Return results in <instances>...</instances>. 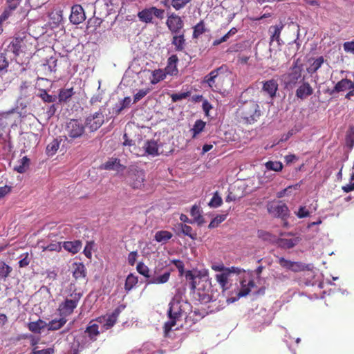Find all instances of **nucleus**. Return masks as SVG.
Returning a JSON list of instances; mask_svg holds the SVG:
<instances>
[{
  "label": "nucleus",
  "mask_w": 354,
  "mask_h": 354,
  "mask_svg": "<svg viewBox=\"0 0 354 354\" xmlns=\"http://www.w3.org/2000/svg\"><path fill=\"white\" fill-rule=\"evenodd\" d=\"M273 278L277 282H285L290 279V276L286 272H275Z\"/></svg>",
  "instance_id": "6e6d98bb"
},
{
  "label": "nucleus",
  "mask_w": 354,
  "mask_h": 354,
  "mask_svg": "<svg viewBox=\"0 0 354 354\" xmlns=\"http://www.w3.org/2000/svg\"><path fill=\"white\" fill-rule=\"evenodd\" d=\"M172 234L167 230H160L156 232L154 239L159 243H166L172 237Z\"/></svg>",
  "instance_id": "cd10ccee"
},
{
  "label": "nucleus",
  "mask_w": 354,
  "mask_h": 354,
  "mask_svg": "<svg viewBox=\"0 0 354 354\" xmlns=\"http://www.w3.org/2000/svg\"><path fill=\"white\" fill-rule=\"evenodd\" d=\"M84 333L86 334L91 342H95L100 334L99 325L97 323H95V320H91L86 326Z\"/></svg>",
  "instance_id": "dca6fc26"
},
{
  "label": "nucleus",
  "mask_w": 354,
  "mask_h": 354,
  "mask_svg": "<svg viewBox=\"0 0 354 354\" xmlns=\"http://www.w3.org/2000/svg\"><path fill=\"white\" fill-rule=\"evenodd\" d=\"M178 61V58L176 55H172L168 58L167 65L165 68V73L168 75H176L178 69L176 64Z\"/></svg>",
  "instance_id": "aec40b11"
},
{
  "label": "nucleus",
  "mask_w": 354,
  "mask_h": 354,
  "mask_svg": "<svg viewBox=\"0 0 354 354\" xmlns=\"http://www.w3.org/2000/svg\"><path fill=\"white\" fill-rule=\"evenodd\" d=\"M312 265L304 264L299 261H292L290 271L293 272H299L305 270H311Z\"/></svg>",
  "instance_id": "c85d7f7f"
},
{
  "label": "nucleus",
  "mask_w": 354,
  "mask_h": 354,
  "mask_svg": "<svg viewBox=\"0 0 354 354\" xmlns=\"http://www.w3.org/2000/svg\"><path fill=\"white\" fill-rule=\"evenodd\" d=\"M348 89H351L346 95V98L349 99L351 96H354V81L352 82L346 78L342 79L335 84L334 88L330 91V94L344 91Z\"/></svg>",
  "instance_id": "9d476101"
},
{
  "label": "nucleus",
  "mask_w": 354,
  "mask_h": 354,
  "mask_svg": "<svg viewBox=\"0 0 354 354\" xmlns=\"http://www.w3.org/2000/svg\"><path fill=\"white\" fill-rule=\"evenodd\" d=\"M185 30L179 32V33H171V44L174 46L175 50L177 52H183L185 49L186 39L185 37Z\"/></svg>",
  "instance_id": "ddd939ff"
},
{
  "label": "nucleus",
  "mask_w": 354,
  "mask_h": 354,
  "mask_svg": "<svg viewBox=\"0 0 354 354\" xmlns=\"http://www.w3.org/2000/svg\"><path fill=\"white\" fill-rule=\"evenodd\" d=\"M191 0H171V5L176 10L183 8Z\"/></svg>",
  "instance_id": "603ef678"
},
{
  "label": "nucleus",
  "mask_w": 354,
  "mask_h": 354,
  "mask_svg": "<svg viewBox=\"0 0 354 354\" xmlns=\"http://www.w3.org/2000/svg\"><path fill=\"white\" fill-rule=\"evenodd\" d=\"M46 102H54L57 100L55 95H49L46 90H41V93L39 95Z\"/></svg>",
  "instance_id": "5fc2aeb1"
},
{
  "label": "nucleus",
  "mask_w": 354,
  "mask_h": 354,
  "mask_svg": "<svg viewBox=\"0 0 354 354\" xmlns=\"http://www.w3.org/2000/svg\"><path fill=\"white\" fill-rule=\"evenodd\" d=\"M131 103V97H126L123 99L121 106L115 110V113L116 115H119L120 112L125 109L126 107L129 106Z\"/></svg>",
  "instance_id": "052dcab7"
},
{
  "label": "nucleus",
  "mask_w": 354,
  "mask_h": 354,
  "mask_svg": "<svg viewBox=\"0 0 354 354\" xmlns=\"http://www.w3.org/2000/svg\"><path fill=\"white\" fill-rule=\"evenodd\" d=\"M265 166L267 169L274 171H280L283 169V164L279 161H268Z\"/></svg>",
  "instance_id": "37998d69"
},
{
  "label": "nucleus",
  "mask_w": 354,
  "mask_h": 354,
  "mask_svg": "<svg viewBox=\"0 0 354 354\" xmlns=\"http://www.w3.org/2000/svg\"><path fill=\"white\" fill-rule=\"evenodd\" d=\"M85 124L77 119H71L64 128V136L68 142L80 138L85 133Z\"/></svg>",
  "instance_id": "7ed1b4c3"
},
{
  "label": "nucleus",
  "mask_w": 354,
  "mask_h": 354,
  "mask_svg": "<svg viewBox=\"0 0 354 354\" xmlns=\"http://www.w3.org/2000/svg\"><path fill=\"white\" fill-rule=\"evenodd\" d=\"M324 62V57L322 56L319 57L315 59L313 64H311L310 66L307 68V71L310 74L316 73L317 70L322 66Z\"/></svg>",
  "instance_id": "c9c22d12"
},
{
  "label": "nucleus",
  "mask_w": 354,
  "mask_h": 354,
  "mask_svg": "<svg viewBox=\"0 0 354 354\" xmlns=\"http://www.w3.org/2000/svg\"><path fill=\"white\" fill-rule=\"evenodd\" d=\"M277 263L283 269L290 271L292 261L286 259L283 257H277Z\"/></svg>",
  "instance_id": "09e8293b"
},
{
  "label": "nucleus",
  "mask_w": 354,
  "mask_h": 354,
  "mask_svg": "<svg viewBox=\"0 0 354 354\" xmlns=\"http://www.w3.org/2000/svg\"><path fill=\"white\" fill-rule=\"evenodd\" d=\"M143 147L145 148V153L148 155L153 156L159 155L158 143L153 140L147 141Z\"/></svg>",
  "instance_id": "4be33fe9"
},
{
  "label": "nucleus",
  "mask_w": 354,
  "mask_h": 354,
  "mask_svg": "<svg viewBox=\"0 0 354 354\" xmlns=\"http://www.w3.org/2000/svg\"><path fill=\"white\" fill-rule=\"evenodd\" d=\"M262 91L266 93L271 99L276 96L278 91V84L277 80L272 79L263 82Z\"/></svg>",
  "instance_id": "f3484780"
},
{
  "label": "nucleus",
  "mask_w": 354,
  "mask_h": 354,
  "mask_svg": "<svg viewBox=\"0 0 354 354\" xmlns=\"http://www.w3.org/2000/svg\"><path fill=\"white\" fill-rule=\"evenodd\" d=\"M191 215L194 218V221L198 223H201V219L203 218L200 213L199 207L197 205L192 206L191 209Z\"/></svg>",
  "instance_id": "4d7b16f0"
},
{
  "label": "nucleus",
  "mask_w": 354,
  "mask_h": 354,
  "mask_svg": "<svg viewBox=\"0 0 354 354\" xmlns=\"http://www.w3.org/2000/svg\"><path fill=\"white\" fill-rule=\"evenodd\" d=\"M15 113V109H12L8 111L0 113V124L6 125L11 121V116Z\"/></svg>",
  "instance_id": "ea45409f"
},
{
  "label": "nucleus",
  "mask_w": 354,
  "mask_h": 354,
  "mask_svg": "<svg viewBox=\"0 0 354 354\" xmlns=\"http://www.w3.org/2000/svg\"><path fill=\"white\" fill-rule=\"evenodd\" d=\"M22 259L19 261V266L20 268H24L28 266L30 263V259L28 258V253H24L21 256Z\"/></svg>",
  "instance_id": "774afa93"
},
{
  "label": "nucleus",
  "mask_w": 354,
  "mask_h": 354,
  "mask_svg": "<svg viewBox=\"0 0 354 354\" xmlns=\"http://www.w3.org/2000/svg\"><path fill=\"white\" fill-rule=\"evenodd\" d=\"M86 17L83 8L80 5H75L71 8L69 19L73 24H80L84 21Z\"/></svg>",
  "instance_id": "9b49d317"
},
{
  "label": "nucleus",
  "mask_w": 354,
  "mask_h": 354,
  "mask_svg": "<svg viewBox=\"0 0 354 354\" xmlns=\"http://www.w3.org/2000/svg\"><path fill=\"white\" fill-rule=\"evenodd\" d=\"M343 48L345 52L354 54V40L344 42Z\"/></svg>",
  "instance_id": "69168bd1"
},
{
  "label": "nucleus",
  "mask_w": 354,
  "mask_h": 354,
  "mask_svg": "<svg viewBox=\"0 0 354 354\" xmlns=\"http://www.w3.org/2000/svg\"><path fill=\"white\" fill-rule=\"evenodd\" d=\"M139 19L145 23H151L153 19V13L151 8H146L139 12L138 14Z\"/></svg>",
  "instance_id": "7c9ffc66"
},
{
  "label": "nucleus",
  "mask_w": 354,
  "mask_h": 354,
  "mask_svg": "<svg viewBox=\"0 0 354 354\" xmlns=\"http://www.w3.org/2000/svg\"><path fill=\"white\" fill-rule=\"evenodd\" d=\"M223 66L218 67L212 71L204 77L203 83L207 84L208 86L214 92L220 93L224 89V77L219 74V72L223 70Z\"/></svg>",
  "instance_id": "423d86ee"
},
{
  "label": "nucleus",
  "mask_w": 354,
  "mask_h": 354,
  "mask_svg": "<svg viewBox=\"0 0 354 354\" xmlns=\"http://www.w3.org/2000/svg\"><path fill=\"white\" fill-rule=\"evenodd\" d=\"M50 17L51 19H53L54 23L55 24H58L59 22L62 21V11H56V12H52L50 14Z\"/></svg>",
  "instance_id": "680f3d73"
},
{
  "label": "nucleus",
  "mask_w": 354,
  "mask_h": 354,
  "mask_svg": "<svg viewBox=\"0 0 354 354\" xmlns=\"http://www.w3.org/2000/svg\"><path fill=\"white\" fill-rule=\"evenodd\" d=\"M239 115L248 124L254 123L261 116V110L259 104L254 100L244 102L238 109Z\"/></svg>",
  "instance_id": "f257e3e1"
},
{
  "label": "nucleus",
  "mask_w": 354,
  "mask_h": 354,
  "mask_svg": "<svg viewBox=\"0 0 354 354\" xmlns=\"http://www.w3.org/2000/svg\"><path fill=\"white\" fill-rule=\"evenodd\" d=\"M66 319L62 317L58 319H55L46 324V326L49 330H57L60 329L66 323Z\"/></svg>",
  "instance_id": "bb28decb"
},
{
  "label": "nucleus",
  "mask_w": 354,
  "mask_h": 354,
  "mask_svg": "<svg viewBox=\"0 0 354 354\" xmlns=\"http://www.w3.org/2000/svg\"><path fill=\"white\" fill-rule=\"evenodd\" d=\"M124 308V306H120L117 307L111 315L105 316V322L102 326V328L104 330H109L117 322L120 313Z\"/></svg>",
  "instance_id": "f8f14e48"
},
{
  "label": "nucleus",
  "mask_w": 354,
  "mask_h": 354,
  "mask_svg": "<svg viewBox=\"0 0 354 354\" xmlns=\"http://www.w3.org/2000/svg\"><path fill=\"white\" fill-rule=\"evenodd\" d=\"M223 203V200L221 197L219 196L218 193L216 192L214 194L213 197L210 200L208 205L211 207H220Z\"/></svg>",
  "instance_id": "de8ad7c7"
},
{
  "label": "nucleus",
  "mask_w": 354,
  "mask_h": 354,
  "mask_svg": "<svg viewBox=\"0 0 354 354\" xmlns=\"http://www.w3.org/2000/svg\"><path fill=\"white\" fill-rule=\"evenodd\" d=\"M205 124V122L201 120H197L195 122L193 128L191 129L192 138H196L197 136L204 130Z\"/></svg>",
  "instance_id": "72a5a7b5"
},
{
  "label": "nucleus",
  "mask_w": 354,
  "mask_h": 354,
  "mask_svg": "<svg viewBox=\"0 0 354 354\" xmlns=\"http://www.w3.org/2000/svg\"><path fill=\"white\" fill-rule=\"evenodd\" d=\"M136 269L138 273L147 278V279H149L151 277V274H149V269L144 263L139 262L137 264Z\"/></svg>",
  "instance_id": "c03bdc74"
},
{
  "label": "nucleus",
  "mask_w": 354,
  "mask_h": 354,
  "mask_svg": "<svg viewBox=\"0 0 354 354\" xmlns=\"http://www.w3.org/2000/svg\"><path fill=\"white\" fill-rule=\"evenodd\" d=\"M227 218V214H220L217 215L214 218H213L209 223L208 227L209 229H213L217 227L220 223L224 221Z\"/></svg>",
  "instance_id": "a18cd8bd"
},
{
  "label": "nucleus",
  "mask_w": 354,
  "mask_h": 354,
  "mask_svg": "<svg viewBox=\"0 0 354 354\" xmlns=\"http://www.w3.org/2000/svg\"><path fill=\"white\" fill-rule=\"evenodd\" d=\"M21 0H6V8L3 12L8 13V16L10 17L12 12L17 9L18 6L20 4Z\"/></svg>",
  "instance_id": "4c0bfd02"
},
{
  "label": "nucleus",
  "mask_w": 354,
  "mask_h": 354,
  "mask_svg": "<svg viewBox=\"0 0 354 354\" xmlns=\"http://www.w3.org/2000/svg\"><path fill=\"white\" fill-rule=\"evenodd\" d=\"M269 213L276 217L284 218L288 215V207L284 204L270 205L268 207Z\"/></svg>",
  "instance_id": "4468645a"
},
{
  "label": "nucleus",
  "mask_w": 354,
  "mask_h": 354,
  "mask_svg": "<svg viewBox=\"0 0 354 354\" xmlns=\"http://www.w3.org/2000/svg\"><path fill=\"white\" fill-rule=\"evenodd\" d=\"M115 165H120V160L117 158H111L106 162L100 166L101 169L113 170L115 169Z\"/></svg>",
  "instance_id": "a19ab883"
},
{
  "label": "nucleus",
  "mask_w": 354,
  "mask_h": 354,
  "mask_svg": "<svg viewBox=\"0 0 354 354\" xmlns=\"http://www.w3.org/2000/svg\"><path fill=\"white\" fill-rule=\"evenodd\" d=\"M277 243L279 247L283 249H290L298 243V239H279Z\"/></svg>",
  "instance_id": "5701e85b"
},
{
  "label": "nucleus",
  "mask_w": 354,
  "mask_h": 354,
  "mask_svg": "<svg viewBox=\"0 0 354 354\" xmlns=\"http://www.w3.org/2000/svg\"><path fill=\"white\" fill-rule=\"evenodd\" d=\"M283 27L284 24L282 22H279L278 24L270 27L269 32L270 33V43L275 40L279 44H280V35Z\"/></svg>",
  "instance_id": "6ab92c4d"
},
{
  "label": "nucleus",
  "mask_w": 354,
  "mask_h": 354,
  "mask_svg": "<svg viewBox=\"0 0 354 354\" xmlns=\"http://www.w3.org/2000/svg\"><path fill=\"white\" fill-rule=\"evenodd\" d=\"M102 95L101 93H97L95 95H93L89 102L91 106H97L99 103L102 102Z\"/></svg>",
  "instance_id": "0e129e2a"
},
{
  "label": "nucleus",
  "mask_w": 354,
  "mask_h": 354,
  "mask_svg": "<svg viewBox=\"0 0 354 354\" xmlns=\"http://www.w3.org/2000/svg\"><path fill=\"white\" fill-rule=\"evenodd\" d=\"M59 142L57 140L55 139L53 142L49 143L46 147V151L48 154L53 155L58 150Z\"/></svg>",
  "instance_id": "3c124183"
},
{
  "label": "nucleus",
  "mask_w": 354,
  "mask_h": 354,
  "mask_svg": "<svg viewBox=\"0 0 354 354\" xmlns=\"http://www.w3.org/2000/svg\"><path fill=\"white\" fill-rule=\"evenodd\" d=\"M9 66V61L6 55L3 53H0V73H6Z\"/></svg>",
  "instance_id": "49530a36"
},
{
  "label": "nucleus",
  "mask_w": 354,
  "mask_h": 354,
  "mask_svg": "<svg viewBox=\"0 0 354 354\" xmlns=\"http://www.w3.org/2000/svg\"><path fill=\"white\" fill-rule=\"evenodd\" d=\"M30 159L27 156L23 157L19 160L18 165L15 166L14 170L19 174L25 173L29 168Z\"/></svg>",
  "instance_id": "393cba45"
},
{
  "label": "nucleus",
  "mask_w": 354,
  "mask_h": 354,
  "mask_svg": "<svg viewBox=\"0 0 354 354\" xmlns=\"http://www.w3.org/2000/svg\"><path fill=\"white\" fill-rule=\"evenodd\" d=\"M305 75L302 74V66L295 63L289 70L283 74L281 80L286 88L292 89L299 83L304 82Z\"/></svg>",
  "instance_id": "f03ea898"
},
{
  "label": "nucleus",
  "mask_w": 354,
  "mask_h": 354,
  "mask_svg": "<svg viewBox=\"0 0 354 354\" xmlns=\"http://www.w3.org/2000/svg\"><path fill=\"white\" fill-rule=\"evenodd\" d=\"M229 277L230 276L225 272H221L215 275L216 281L218 283L223 291L228 289L229 288Z\"/></svg>",
  "instance_id": "a878e982"
},
{
  "label": "nucleus",
  "mask_w": 354,
  "mask_h": 354,
  "mask_svg": "<svg viewBox=\"0 0 354 354\" xmlns=\"http://www.w3.org/2000/svg\"><path fill=\"white\" fill-rule=\"evenodd\" d=\"M74 94L73 88H62L59 93V100L60 102H66Z\"/></svg>",
  "instance_id": "e433bc0d"
},
{
  "label": "nucleus",
  "mask_w": 354,
  "mask_h": 354,
  "mask_svg": "<svg viewBox=\"0 0 354 354\" xmlns=\"http://www.w3.org/2000/svg\"><path fill=\"white\" fill-rule=\"evenodd\" d=\"M63 248L72 254H76L82 248V242L79 240L65 241L63 243Z\"/></svg>",
  "instance_id": "412c9836"
},
{
  "label": "nucleus",
  "mask_w": 354,
  "mask_h": 354,
  "mask_svg": "<svg viewBox=\"0 0 354 354\" xmlns=\"http://www.w3.org/2000/svg\"><path fill=\"white\" fill-rule=\"evenodd\" d=\"M129 176V185L133 189H142L145 186V173L142 169H131Z\"/></svg>",
  "instance_id": "6e6552de"
},
{
  "label": "nucleus",
  "mask_w": 354,
  "mask_h": 354,
  "mask_svg": "<svg viewBox=\"0 0 354 354\" xmlns=\"http://www.w3.org/2000/svg\"><path fill=\"white\" fill-rule=\"evenodd\" d=\"M55 348L54 347H50L41 350H37L36 348H34L32 351L29 354H54Z\"/></svg>",
  "instance_id": "13d9d810"
},
{
  "label": "nucleus",
  "mask_w": 354,
  "mask_h": 354,
  "mask_svg": "<svg viewBox=\"0 0 354 354\" xmlns=\"http://www.w3.org/2000/svg\"><path fill=\"white\" fill-rule=\"evenodd\" d=\"M42 248H43V251L48 250V251L59 252L62 249V246H61L60 243H50L46 247H42Z\"/></svg>",
  "instance_id": "bf43d9fd"
},
{
  "label": "nucleus",
  "mask_w": 354,
  "mask_h": 354,
  "mask_svg": "<svg viewBox=\"0 0 354 354\" xmlns=\"http://www.w3.org/2000/svg\"><path fill=\"white\" fill-rule=\"evenodd\" d=\"M302 82L296 91V96L301 100H304L313 93V88L310 84L307 82Z\"/></svg>",
  "instance_id": "a211bd4d"
},
{
  "label": "nucleus",
  "mask_w": 354,
  "mask_h": 354,
  "mask_svg": "<svg viewBox=\"0 0 354 354\" xmlns=\"http://www.w3.org/2000/svg\"><path fill=\"white\" fill-rule=\"evenodd\" d=\"M137 257H138V252L137 251L131 252L129 254L128 257H127L128 263L131 266H134V264L136 262Z\"/></svg>",
  "instance_id": "338daca9"
},
{
  "label": "nucleus",
  "mask_w": 354,
  "mask_h": 354,
  "mask_svg": "<svg viewBox=\"0 0 354 354\" xmlns=\"http://www.w3.org/2000/svg\"><path fill=\"white\" fill-rule=\"evenodd\" d=\"M206 31L205 24L203 20L198 22L194 27L193 31V38L196 39Z\"/></svg>",
  "instance_id": "79ce46f5"
},
{
  "label": "nucleus",
  "mask_w": 354,
  "mask_h": 354,
  "mask_svg": "<svg viewBox=\"0 0 354 354\" xmlns=\"http://www.w3.org/2000/svg\"><path fill=\"white\" fill-rule=\"evenodd\" d=\"M167 314L169 320L165 322L164 326L166 333L171 330V328L176 325V322L183 316V311L180 302L178 300H172L169 303Z\"/></svg>",
  "instance_id": "39448f33"
},
{
  "label": "nucleus",
  "mask_w": 354,
  "mask_h": 354,
  "mask_svg": "<svg viewBox=\"0 0 354 354\" xmlns=\"http://www.w3.org/2000/svg\"><path fill=\"white\" fill-rule=\"evenodd\" d=\"M138 283V277L133 274H129L125 281L124 289L126 291L131 290Z\"/></svg>",
  "instance_id": "58836bf2"
},
{
  "label": "nucleus",
  "mask_w": 354,
  "mask_h": 354,
  "mask_svg": "<svg viewBox=\"0 0 354 354\" xmlns=\"http://www.w3.org/2000/svg\"><path fill=\"white\" fill-rule=\"evenodd\" d=\"M105 107L101 106L99 110L93 114H90L85 119V126L93 132L99 129L104 123Z\"/></svg>",
  "instance_id": "0eeeda50"
},
{
  "label": "nucleus",
  "mask_w": 354,
  "mask_h": 354,
  "mask_svg": "<svg viewBox=\"0 0 354 354\" xmlns=\"http://www.w3.org/2000/svg\"><path fill=\"white\" fill-rule=\"evenodd\" d=\"M82 295V292H77L76 290L71 292L63 302L59 304L57 309L59 315L64 317L71 315L77 308Z\"/></svg>",
  "instance_id": "20e7f679"
},
{
  "label": "nucleus",
  "mask_w": 354,
  "mask_h": 354,
  "mask_svg": "<svg viewBox=\"0 0 354 354\" xmlns=\"http://www.w3.org/2000/svg\"><path fill=\"white\" fill-rule=\"evenodd\" d=\"M346 145L351 149L354 147V126L349 127L345 138Z\"/></svg>",
  "instance_id": "f704fd0d"
},
{
  "label": "nucleus",
  "mask_w": 354,
  "mask_h": 354,
  "mask_svg": "<svg viewBox=\"0 0 354 354\" xmlns=\"http://www.w3.org/2000/svg\"><path fill=\"white\" fill-rule=\"evenodd\" d=\"M170 272H165L163 274L158 275V270L156 269L154 273L151 275L149 279L146 281L147 284H163L167 283L170 278Z\"/></svg>",
  "instance_id": "2eb2a0df"
},
{
  "label": "nucleus",
  "mask_w": 354,
  "mask_h": 354,
  "mask_svg": "<svg viewBox=\"0 0 354 354\" xmlns=\"http://www.w3.org/2000/svg\"><path fill=\"white\" fill-rule=\"evenodd\" d=\"M73 277L75 279H84L86 277V268L83 263H80L75 264V270L73 272Z\"/></svg>",
  "instance_id": "c756f323"
},
{
  "label": "nucleus",
  "mask_w": 354,
  "mask_h": 354,
  "mask_svg": "<svg viewBox=\"0 0 354 354\" xmlns=\"http://www.w3.org/2000/svg\"><path fill=\"white\" fill-rule=\"evenodd\" d=\"M11 271L12 268L9 266L4 262H0V277H7Z\"/></svg>",
  "instance_id": "864d4df0"
},
{
  "label": "nucleus",
  "mask_w": 354,
  "mask_h": 354,
  "mask_svg": "<svg viewBox=\"0 0 354 354\" xmlns=\"http://www.w3.org/2000/svg\"><path fill=\"white\" fill-rule=\"evenodd\" d=\"M152 77L150 82L152 84H156L166 77L167 73L161 69H156L152 71Z\"/></svg>",
  "instance_id": "473e14b6"
},
{
  "label": "nucleus",
  "mask_w": 354,
  "mask_h": 354,
  "mask_svg": "<svg viewBox=\"0 0 354 354\" xmlns=\"http://www.w3.org/2000/svg\"><path fill=\"white\" fill-rule=\"evenodd\" d=\"M123 145L124 146H128L129 147H133V149H130V151L131 153L138 156V153H137L136 150V144H135V142L131 140V139H129L127 134L125 133L124 135H123Z\"/></svg>",
  "instance_id": "8fccbe9b"
},
{
  "label": "nucleus",
  "mask_w": 354,
  "mask_h": 354,
  "mask_svg": "<svg viewBox=\"0 0 354 354\" xmlns=\"http://www.w3.org/2000/svg\"><path fill=\"white\" fill-rule=\"evenodd\" d=\"M167 26L171 33H179L184 30V22L181 17L176 14L170 15L166 21Z\"/></svg>",
  "instance_id": "1a4fd4ad"
},
{
  "label": "nucleus",
  "mask_w": 354,
  "mask_h": 354,
  "mask_svg": "<svg viewBox=\"0 0 354 354\" xmlns=\"http://www.w3.org/2000/svg\"><path fill=\"white\" fill-rule=\"evenodd\" d=\"M45 327H46V323L41 319L36 322H31L28 324L29 330L34 333H41V330Z\"/></svg>",
  "instance_id": "b1692460"
},
{
  "label": "nucleus",
  "mask_w": 354,
  "mask_h": 354,
  "mask_svg": "<svg viewBox=\"0 0 354 354\" xmlns=\"http://www.w3.org/2000/svg\"><path fill=\"white\" fill-rule=\"evenodd\" d=\"M180 232L184 235L190 237L192 240H196L197 238V234L194 232L189 225L186 224L180 223L178 224Z\"/></svg>",
  "instance_id": "2f4dec72"
},
{
  "label": "nucleus",
  "mask_w": 354,
  "mask_h": 354,
  "mask_svg": "<svg viewBox=\"0 0 354 354\" xmlns=\"http://www.w3.org/2000/svg\"><path fill=\"white\" fill-rule=\"evenodd\" d=\"M149 92V89H141L134 95L133 102L136 103L142 99Z\"/></svg>",
  "instance_id": "e2e57ef3"
}]
</instances>
